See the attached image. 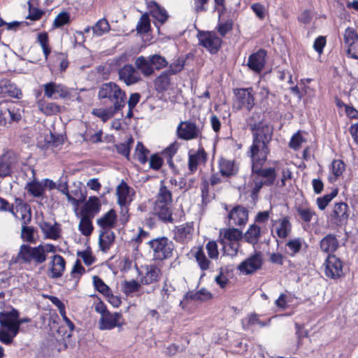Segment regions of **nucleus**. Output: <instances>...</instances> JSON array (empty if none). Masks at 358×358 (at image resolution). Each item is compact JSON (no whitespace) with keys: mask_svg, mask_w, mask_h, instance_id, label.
Listing matches in <instances>:
<instances>
[{"mask_svg":"<svg viewBox=\"0 0 358 358\" xmlns=\"http://www.w3.org/2000/svg\"><path fill=\"white\" fill-rule=\"evenodd\" d=\"M208 153L204 148L199 145L197 150L193 153H188L187 168L188 174L195 173L200 165H205L208 161Z\"/></svg>","mask_w":358,"mask_h":358,"instance_id":"nucleus-16","label":"nucleus"},{"mask_svg":"<svg viewBox=\"0 0 358 358\" xmlns=\"http://www.w3.org/2000/svg\"><path fill=\"white\" fill-rule=\"evenodd\" d=\"M246 124L252 135V143L248 148L271 144L273 136V127L264 122L260 113L253 112L246 119Z\"/></svg>","mask_w":358,"mask_h":358,"instance_id":"nucleus-3","label":"nucleus"},{"mask_svg":"<svg viewBox=\"0 0 358 358\" xmlns=\"http://www.w3.org/2000/svg\"><path fill=\"white\" fill-rule=\"evenodd\" d=\"M28 6L29 14L26 19H29L32 21L39 20L45 14V12L43 10L34 7L30 1L28 2Z\"/></svg>","mask_w":358,"mask_h":358,"instance_id":"nucleus-64","label":"nucleus"},{"mask_svg":"<svg viewBox=\"0 0 358 358\" xmlns=\"http://www.w3.org/2000/svg\"><path fill=\"white\" fill-rule=\"evenodd\" d=\"M176 134L178 138L191 141L202 137V129L194 120L181 121L177 127Z\"/></svg>","mask_w":358,"mask_h":358,"instance_id":"nucleus-10","label":"nucleus"},{"mask_svg":"<svg viewBox=\"0 0 358 358\" xmlns=\"http://www.w3.org/2000/svg\"><path fill=\"white\" fill-rule=\"evenodd\" d=\"M148 161L150 169L154 171H159L164 164V159L159 153L151 155Z\"/></svg>","mask_w":358,"mask_h":358,"instance_id":"nucleus-62","label":"nucleus"},{"mask_svg":"<svg viewBox=\"0 0 358 358\" xmlns=\"http://www.w3.org/2000/svg\"><path fill=\"white\" fill-rule=\"evenodd\" d=\"M34 228L29 227L28 225H22L21 230V238L29 243H34L36 242L34 238Z\"/></svg>","mask_w":358,"mask_h":358,"instance_id":"nucleus-61","label":"nucleus"},{"mask_svg":"<svg viewBox=\"0 0 358 358\" xmlns=\"http://www.w3.org/2000/svg\"><path fill=\"white\" fill-rule=\"evenodd\" d=\"M148 9L150 15L157 20L161 24H164L168 18L169 15L166 9L159 6L155 1H150L148 3Z\"/></svg>","mask_w":358,"mask_h":358,"instance_id":"nucleus-34","label":"nucleus"},{"mask_svg":"<svg viewBox=\"0 0 358 358\" xmlns=\"http://www.w3.org/2000/svg\"><path fill=\"white\" fill-rule=\"evenodd\" d=\"M154 211L158 218L164 223H173L180 222L185 217V213L181 209V213L178 219H176L173 215V202H160L155 201Z\"/></svg>","mask_w":358,"mask_h":358,"instance_id":"nucleus-11","label":"nucleus"},{"mask_svg":"<svg viewBox=\"0 0 358 358\" xmlns=\"http://www.w3.org/2000/svg\"><path fill=\"white\" fill-rule=\"evenodd\" d=\"M117 214L114 209H110L97 220V224L102 230H111L115 227Z\"/></svg>","mask_w":358,"mask_h":358,"instance_id":"nucleus-36","label":"nucleus"},{"mask_svg":"<svg viewBox=\"0 0 358 358\" xmlns=\"http://www.w3.org/2000/svg\"><path fill=\"white\" fill-rule=\"evenodd\" d=\"M220 236L222 237L221 243L222 244L228 241L230 244L233 245L235 242L240 241L243 238V233L241 230L235 228V227H229L220 231Z\"/></svg>","mask_w":358,"mask_h":358,"instance_id":"nucleus-35","label":"nucleus"},{"mask_svg":"<svg viewBox=\"0 0 358 358\" xmlns=\"http://www.w3.org/2000/svg\"><path fill=\"white\" fill-rule=\"evenodd\" d=\"M286 246L289 250V255L294 256L296 254L300 252L302 248V242L301 238H297L289 240L287 243Z\"/></svg>","mask_w":358,"mask_h":358,"instance_id":"nucleus-63","label":"nucleus"},{"mask_svg":"<svg viewBox=\"0 0 358 358\" xmlns=\"http://www.w3.org/2000/svg\"><path fill=\"white\" fill-rule=\"evenodd\" d=\"M92 219L93 217L81 215L78 225V229L85 236H90L94 230V227L92 222Z\"/></svg>","mask_w":358,"mask_h":358,"instance_id":"nucleus-47","label":"nucleus"},{"mask_svg":"<svg viewBox=\"0 0 358 358\" xmlns=\"http://www.w3.org/2000/svg\"><path fill=\"white\" fill-rule=\"evenodd\" d=\"M150 150L141 141L136 145L134 156L141 164H145L148 162Z\"/></svg>","mask_w":358,"mask_h":358,"instance_id":"nucleus-46","label":"nucleus"},{"mask_svg":"<svg viewBox=\"0 0 358 358\" xmlns=\"http://www.w3.org/2000/svg\"><path fill=\"white\" fill-rule=\"evenodd\" d=\"M199 45L211 55H216L221 49L223 41L213 31H199L197 34Z\"/></svg>","mask_w":358,"mask_h":358,"instance_id":"nucleus-8","label":"nucleus"},{"mask_svg":"<svg viewBox=\"0 0 358 358\" xmlns=\"http://www.w3.org/2000/svg\"><path fill=\"white\" fill-rule=\"evenodd\" d=\"M136 69L140 71L145 77H149L154 73V68L150 63V57H138L134 62Z\"/></svg>","mask_w":358,"mask_h":358,"instance_id":"nucleus-38","label":"nucleus"},{"mask_svg":"<svg viewBox=\"0 0 358 358\" xmlns=\"http://www.w3.org/2000/svg\"><path fill=\"white\" fill-rule=\"evenodd\" d=\"M10 97L20 99L22 97V90L10 79H0V97Z\"/></svg>","mask_w":358,"mask_h":358,"instance_id":"nucleus-24","label":"nucleus"},{"mask_svg":"<svg viewBox=\"0 0 358 358\" xmlns=\"http://www.w3.org/2000/svg\"><path fill=\"white\" fill-rule=\"evenodd\" d=\"M36 106L38 110L45 116L58 115L62 112V107L58 103L45 101L44 99H38Z\"/></svg>","mask_w":358,"mask_h":358,"instance_id":"nucleus-32","label":"nucleus"},{"mask_svg":"<svg viewBox=\"0 0 358 358\" xmlns=\"http://www.w3.org/2000/svg\"><path fill=\"white\" fill-rule=\"evenodd\" d=\"M119 79L124 83L130 86L141 80V73L136 69V66L131 64H124L118 70Z\"/></svg>","mask_w":358,"mask_h":358,"instance_id":"nucleus-21","label":"nucleus"},{"mask_svg":"<svg viewBox=\"0 0 358 358\" xmlns=\"http://www.w3.org/2000/svg\"><path fill=\"white\" fill-rule=\"evenodd\" d=\"M130 187L126 182L122 180L120 184L117 187V203L122 207V212L123 208L125 209V213L123 214L122 220L124 222L129 221V215L128 213L129 209L126 206L127 203V199L129 194Z\"/></svg>","mask_w":358,"mask_h":358,"instance_id":"nucleus-27","label":"nucleus"},{"mask_svg":"<svg viewBox=\"0 0 358 358\" xmlns=\"http://www.w3.org/2000/svg\"><path fill=\"white\" fill-rule=\"evenodd\" d=\"M141 282L135 280H124L122 283V290L127 296H129L138 292L141 288Z\"/></svg>","mask_w":358,"mask_h":358,"instance_id":"nucleus-51","label":"nucleus"},{"mask_svg":"<svg viewBox=\"0 0 358 358\" xmlns=\"http://www.w3.org/2000/svg\"><path fill=\"white\" fill-rule=\"evenodd\" d=\"M194 231L193 222H187L175 227L173 229L174 239L178 243H185L192 240Z\"/></svg>","mask_w":358,"mask_h":358,"instance_id":"nucleus-23","label":"nucleus"},{"mask_svg":"<svg viewBox=\"0 0 358 358\" xmlns=\"http://www.w3.org/2000/svg\"><path fill=\"white\" fill-rule=\"evenodd\" d=\"M213 294L205 288H201L197 292H188L185 295V299L193 301H207L212 299Z\"/></svg>","mask_w":358,"mask_h":358,"instance_id":"nucleus-44","label":"nucleus"},{"mask_svg":"<svg viewBox=\"0 0 358 358\" xmlns=\"http://www.w3.org/2000/svg\"><path fill=\"white\" fill-rule=\"evenodd\" d=\"M66 260L60 255H54L48 262V276L52 279H57L63 276L66 269Z\"/></svg>","mask_w":358,"mask_h":358,"instance_id":"nucleus-19","label":"nucleus"},{"mask_svg":"<svg viewBox=\"0 0 358 358\" xmlns=\"http://www.w3.org/2000/svg\"><path fill=\"white\" fill-rule=\"evenodd\" d=\"M94 310L96 313L101 314L99 321V329L100 330H111L116 327L122 326V323L120 322V319L122 317V313L119 312L111 313L102 301H99L94 303Z\"/></svg>","mask_w":358,"mask_h":358,"instance_id":"nucleus-7","label":"nucleus"},{"mask_svg":"<svg viewBox=\"0 0 358 358\" xmlns=\"http://www.w3.org/2000/svg\"><path fill=\"white\" fill-rule=\"evenodd\" d=\"M270 153V145L248 148L246 151V155L250 159L251 164L253 196H257L264 186L271 187L275 185L278 187H283L286 185V181L292 178V171L288 168H285L282 170L280 179L276 180V168L275 166L264 167Z\"/></svg>","mask_w":358,"mask_h":358,"instance_id":"nucleus-1","label":"nucleus"},{"mask_svg":"<svg viewBox=\"0 0 358 358\" xmlns=\"http://www.w3.org/2000/svg\"><path fill=\"white\" fill-rule=\"evenodd\" d=\"M144 269L145 273L138 269L139 281L142 285H150L160 280L162 271L155 264L146 265Z\"/></svg>","mask_w":358,"mask_h":358,"instance_id":"nucleus-20","label":"nucleus"},{"mask_svg":"<svg viewBox=\"0 0 358 358\" xmlns=\"http://www.w3.org/2000/svg\"><path fill=\"white\" fill-rule=\"evenodd\" d=\"M115 235L111 230H102L99 237V245L100 250L107 252L113 245Z\"/></svg>","mask_w":358,"mask_h":358,"instance_id":"nucleus-37","label":"nucleus"},{"mask_svg":"<svg viewBox=\"0 0 358 358\" xmlns=\"http://www.w3.org/2000/svg\"><path fill=\"white\" fill-rule=\"evenodd\" d=\"M225 209L228 211L227 218L229 227L243 228L246 225L248 221L249 211L245 207L242 205H236L231 209L226 206Z\"/></svg>","mask_w":358,"mask_h":358,"instance_id":"nucleus-12","label":"nucleus"},{"mask_svg":"<svg viewBox=\"0 0 358 358\" xmlns=\"http://www.w3.org/2000/svg\"><path fill=\"white\" fill-rule=\"evenodd\" d=\"M134 138L131 136L129 138H127L125 143H120L115 144L114 146L116 149V151L118 154L126 157L127 160H130V152L131 149V145L134 143Z\"/></svg>","mask_w":358,"mask_h":358,"instance_id":"nucleus-48","label":"nucleus"},{"mask_svg":"<svg viewBox=\"0 0 358 358\" xmlns=\"http://www.w3.org/2000/svg\"><path fill=\"white\" fill-rule=\"evenodd\" d=\"M93 285L96 291L102 294L104 296H112V291L110 288L103 282V280L99 276L94 275L93 277Z\"/></svg>","mask_w":358,"mask_h":358,"instance_id":"nucleus-52","label":"nucleus"},{"mask_svg":"<svg viewBox=\"0 0 358 358\" xmlns=\"http://www.w3.org/2000/svg\"><path fill=\"white\" fill-rule=\"evenodd\" d=\"M185 62V58L178 57L169 66V69L165 71L167 72L170 76L176 75L184 69Z\"/></svg>","mask_w":358,"mask_h":358,"instance_id":"nucleus-53","label":"nucleus"},{"mask_svg":"<svg viewBox=\"0 0 358 358\" xmlns=\"http://www.w3.org/2000/svg\"><path fill=\"white\" fill-rule=\"evenodd\" d=\"M194 257L199 268L201 271H206L210 269L212 265V262L206 257L203 251V247L199 246L196 248V251L194 253Z\"/></svg>","mask_w":358,"mask_h":358,"instance_id":"nucleus-40","label":"nucleus"},{"mask_svg":"<svg viewBox=\"0 0 358 358\" xmlns=\"http://www.w3.org/2000/svg\"><path fill=\"white\" fill-rule=\"evenodd\" d=\"M0 342L10 345L19 334L18 310L12 308L10 311L0 312Z\"/></svg>","mask_w":358,"mask_h":358,"instance_id":"nucleus-4","label":"nucleus"},{"mask_svg":"<svg viewBox=\"0 0 358 358\" xmlns=\"http://www.w3.org/2000/svg\"><path fill=\"white\" fill-rule=\"evenodd\" d=\"M37 42L41 46L44 57L47 59L51 52L48 33L45 31L39 33L37 36Z\"/></svg>","mask_w":358,"mask_h":358,"instance_id":"nucleus-50","label":"nucleus"},{"mask_svg":"<svg viewBox=\"0 0 358 358\" xmlns=\"http://www.w3.org/2000/svg\"><path fill=\"white\" fill-rule=\"evenodd\" d=\"M331 217L336 226L341 227L345 224L349 217V207L348 204L344 202L335 203Z\"/></svg>","mask_w":358,"mask_h":358,"instance_id":"nucleus-25","label":"nucleus"},{"mask_svg":"<svg viewBox=\"0 0 358 358\" xmlns=\"http://www.w3.org/2000/svg\"><path fill=\"white\" fill-rule=\"evenodd\" d=\"M262 263L261 254L255 253L241 262L238 266V269L243 273L251 274L261 268Z\"/></svg>","mask_w":358,"mask_h":358,"instance_id":"nucleus-26","label":"nucleus"},{"mask_svg":"<svg viewBox=\"0 0 358 358\" xmlns=\"http://www.w3.org/2000/svg\"><path fill=\"white\" fill-rule=\"evenodd\" d=\"M345 170V164L341 159H334L331 166V171L335 178L337 179L341 176Z\"/></svg>","mask_w":358,"mask_h":358,"instance_id":"nucleus-58","label":"nucleus"},{"mask_svg":"<svg viewBox=\"0 0 358 358\" xmlns=\"http://www.w3.org/2000/svg\"><path fill=\"white\" fill-rule=\"evenodd\" d=\"M338 190L335 188L329 194H325L323 196L317 199V205L318 208L321 210H324L331 200L338 195Z\"/></svg>","mask_w":358,"mask_h":358,"instance_id":"nucleus-54","label":"nucleus"},{"mask_svg":"<svg viewBox=\"0 0 358 358\" xmlns=\"http://www.w3.org/2000/svg\"><path fill=\"white\" fill-rule=\"evenodd\" d=\"M266 50L260 48L249 55L246 65L252 71L256 73H261L266 66Z\"/></svg>","mask_w":358,"mask_h":358,"instance_id":"nucleus-18","label":"nucleus"},{"mask_svg":"<svg viewBox=\"0 0 358 358\" xmlns=\"http://www.w3.org/2000/svg\"><path fill=\"white\" fill-rule=\"evenodd\" d=\"M273 225H275V233L278 238H286L292 231V223L290 217L287 215L273 221Z\"/></svg>","mask_w":358,"mask_h":358,"instance_id":"nucleus-33","label":"nucleus"},{"mask_svg":"<svg viewBox=\"0 0 358 358\" xmlns=\"http://www.w3.org/2000/svg\"><path fill=\"white\" fill-rule=\"evenodd\" d=\"M71 22V15L67 11L59 13L54 20L53 26L55 28H60Z\"/></svg>","mask_w":358,"mask_h":358,"instance_id":"nucleus-57","label":"nucleus"},{"mask_svg":"<svg viewBox=\"0 0 358 358\" xmlns=\"http://www.w3.org/2000/svg\"><path fill=\"white\" fill-rule=\"evenodd\" d=\"M261 237V228L259 226L252 224L250 225L249 228L244 234V239L248 243L255 245L259 242Z\"/></svg>","mask_w":358,"mask_h":358,"instance_id":"nucleus-41","label":"nucleus"},{"mask_svg":"<svg viewBox=\"0 0 358 358\" xmlns=\"http://www.w3.org/2000/svg\"><path fill=\"white\" fill-rule=\"evenodd\" d=\"M178 148L179 144L175 141L171 143L160 152V155L163 159L166 160V162L170 167H173L174 166L173 158L177 153Z\"/></svg>","mask_w":358,"mask_h":358,"instance_id":"nucleus-45","label":"nucleus"},{"mask_svg":"<svg viewBox=\"0 0 358 358\" xmlns=\"http://www.w3.org/2000/svg\"><path fill=\"white\" fill-rule=\"evenodd\" d=\"M155 201L173 202L172 192L165 185L164 180H161L159 190L155 196Z\"/></svg>","mask_w":358,"mask_h":358,"instance_id":"nucleus-42","label":"nucleus"},{"mask_svg":"<svg viewBox=\"0 0 358 358\" xmlns=\"http://www.w3.org/2000/svg\"><path fill=\"white\" fill-rule=\"evenodd\" d=\"M219 173L225 178H231L236 176L239 171L238 165L235 160L227 159L221 157L218 161Z\"/></svg>","mask_w":358,"mask_h":358,"instance_id":"nucleus-28","label":"nucleus"},{"mask_svg":"<svg viewBox=\"0 0 358 358\" xmlns=\"http://www.w3.org/2000/svg\"><path fill=\"white\" fill-rule=\"evenodd\" d=\"M97 98L104 108H93L91 113L104 123L122 111L127 104L126 92L112 81L100 85Z\"/></svg>","mask_w":358,"mask_h":358,"instance_id":"nucleus-2","label":"nucleus"},{"mask_svg":"<svg viewBox=\"0 0 358 358\" xmlns=\"http://www.w3.org/2000/svg\"><path fill=\"white\" fill-rule=\"evenodd\" d=\"M233 20L231 19H227L223 22H219L216 27V30L221 37H224L227 33L233 29Z\"/></svg>","mask_w":358,"mask_h":358,"instance_id":"nucleus-59","label":"nucleus"},{"mask_svg":"<svg viewBox=\"0 0 358 358\" xmlns=\"http://www.w3.org/2000/svg\"><path fill=\"white\" fill-rule=\"evenodd\" d=\"M44 96L48 99H68L71 96L69 89L63 84L48 82L43 85Z\"/></svg>","mask_w":358,"mask_h":358,"instance_id":"nucleus-15","label":"nucleus"},{"mask_svg":"<svg viewBox=\"0 0 358 358\" xmlns=\"http://www.w3.org/2000/svg\"><path fill=\"white\" fill-rule=\"evenodd\" d=\"M343 44L348 57L358 59V33L353 27H348L345 29Z\"/></svg>","mask_w":358,"mask_h":358,"instance_id":"nucleus-14","label":"nucleus"},{"mask_svg":"<svg viewBox=\"0 0 358 358\" xmlns=\"http://www.w3.org/2000/svg\"><path fill=\"white\" fill-rule=\"evenodd\" d=\"M47 259L48 255L44 254L42 244L34 247L28 244H22L16 257H13L11 261L14 264H33L36 266L44 264Z\"/></svg>","mask_w":358,"mask_h":358,"instance_id":"nucleus-5","label":"nucleus"},{"mask_svg":"<svg viewBox=\"0 0 358 358\" xmlns=\"http://www.w3.org/2000/svg\"><path fill=\"white\" fill-rule=\"evenodd\" d=\"M320 248L327 255H334L339 248V241L335 234H328L320 241Z\"/></svg>","mask_w":358,"mask_h":358,"instance_id":"nucleus-30","label":"nucleus"},{"mask_svg":"<svg viewBox=\"0 0 358 358\" xmlns=\"http://www.w3.org/2000/svg\"><path fill=\"white\" fill-rule=\"evenodd\" d=\"M324 266V274L330 279L337 280L344 276V263L335 255H327Z\"/></svg>","mask_w":358,"mask_h":358,"instance_id":"nucleus-13","label":"nucleus"},{"mask_svg":"<svg viewBox=\"0 0 358 358\" xmlns=\"http://www.w3.org/2000/svg\"><path fill=\"white\" fill-rule=\"evenodd\" d=\"M147 244L152 252L153 260L156 262H162L173 255L174 243L166 236L152 238Z\"/></svg>","mask_w":358,"mask_h":358,"instance_id":"nucleus-6","label":"nucleus"},{"mask_svg":"<svg viewBox=\"0 0 358 358\" xmlns=\"http://www.w3.org/2000/svg\"><path fill=\"white\" fill-rule=\"evenodd\" d=\"M235 103L238 110H252L255 106V93L252 87L235 88L233 90Z\"/></svg>","mask_w":358,"mask_h":358,"instance_id":"nucleus-9","label":"nucleus"},{"mask_svg":"<svg viewBox=\"0 0 358 358\" xmlns=\"http://www.w3.org/2000/svg\"><path fill=\"white\" fill-rule=\"evenodd\" d=\"M17 162V156L13 150H6L0 155V178L10 176Z\"/></svg>","mask_w":358,"mask_h":358,"instance_id":"nucleus-17","label":"nucleus"},{"mask_svg":"<svg viewBox=\"0 0 358 358\" xmlns=\"http://www.w3.org/2000/svg\"><path fill=\"white\" fill-rule=\"evenodd\" d=\"M38 226L44 234L45 238L52 240H58L61 237L62 229L60 224L55 222L54 224L42 220Z\"/></svg>","mask_w":358,"mask_h":358,"instance_id":"nucleus-29","label":"nucleus"},{"mask_svg":"<svg viewBox=\"0 0 358 358\" xmlns=\"http://www.w3.org/2000/svg\"><path fill=\"white\" fill-rule=\"evenodd\" d=\"M27 192L34 197H41L45 193V187L38 181L33 180L27 184Z\"/></svg>","mask_w":358,"mask_h":358,"instance_id":"nucleus-49","label":"nucleus"},{"mask_svg":"<svg viewBox=\"0 0 358 358\" xmlns=\"http://www.w3.org/2000/svg\"><path fill=\"white\" fill-rule=\"evenodd\" d=\"M101 208V204L99 199L97 196H93L89 197L88 200L84 203L81 210V215L93 217L97 214Z\"/></svg>","mask_w":358,"mask_h":358,"instance_id":"nucleus-31","label":"nucleus"},{"mask_svg":"<svg viewBox=\"0 0 358 358\" xmlns=\"http://www.w3.org/2000/svg\"><path fill=\"white\" fill-rule=\"evenodd\" d=\"M296 211L300 219L306 223H309L313 220V216L316 215L315 211L308 203L296 206Z\"/></svg>","mask_w":358,"mask_h":358,"instance_id":"nucleus-43","label":"nucleus"},{"mask_svg":"<svg viewBox=\"0 0 358 358\" xmlns=\"http://www.w3.org/2000/svg\"><path fill=\"white\" fill-rule=\"evenodd\" d=\"M171 76L164 71L154 80L155 90L159 93H163L168 90L171 85Z\"/></svg>","mask_w":358,"mask_h":358,"instance_id":"nucleus-39","label":"nucleus"},{"mask_svg":"<svg viewBox=\"0 0 358 358\" xmlns=\"http://www.w3.org/2000/svg\"><path fill=\"white\" fill-rule=\"evenodd\" d=\"M270 94V90L267 86H261L259 87V91L258 93L259 96V104L262 108L265 109H267L269 106L268 100Z\"/></svg>","mask_w":358,"mask_h":358,"instance_id":"nucleus-60","label":"nucleus"},{"mask_svg":"<svg viewBox=\"0 0 358 358\" xmlns=\"http://www.w3.org/2000/svg\"><path fill=\"white\" fill-rule=\"evenodd\" d=\"M92 29L94 35L101 36L109 31L110 25L106 19L103 18L98 20L92 27Z\"/></svg>","mask_w":358,"mask_h":358,"instance_id":"nucleus-56","label":"nucleus"},{"mask_svg":"<svg viewBox=\"0 0 358 358\" xmlns=\"http://www.w3.org/2000/svg\"><path fill=\"white\" fill-rule=\"evenodd\" d=\"M150 57V63L155 70H160L168 66L169 63L166 58L160 55L155 54Z\"/></svg>","mask_w":358,"mask_h":358,"instance_id":"nucleus-55","label":"nucleus"},{"mask_svg":"<svg viewBox=\"0 0 358 358\" xmlns=\"http://www.w3.org/2000/svg\"><path fill=\"white\" fill-rule=\"evenodd\" d=\"M21 115L15 108H8L6 101L0 102V127H9L13 122H17Z\"/></svg>","mask_w":358,"mask_h":358,"instance_id":"nucleus-22","label":"nucleus"}]
</instances>
